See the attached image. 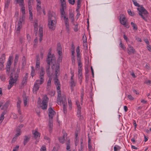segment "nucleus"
<instances>
[{
    "label": "nucleus",
    "mask_w": 151,
    "mask_h": 151,
    "mask_svg": "<svg viewBox=\"0 0 151 151\" xmlns=\"http://www.w3.org/2000/svg\"><path fill=\"white\" fill-rule=\"evenodd\" d=\"M57 22V17L55 13L49 11L48 13L47 26L51 30L55 29Z\"/></svg>",
    "instance_id": "nucleus-1"
},
{
    "label": "nucleus",
    "mask_w": 151,
    "mask_h": 151,
    "mask_svg": "<svg viewBox=\"0 0 151 151\" xmlns=\"http://www.w3.org/2000/svg\"><path fill=\"white\" fill-rule=\"evenodd\" d=\"M46 61L48 64V65L46 68V73L48 77H50L51 76L50 67V63H53V62H55V58L53 55H51L50 53L49 52L47 55V58Z\"/></svg>",
    "instance_id": "nucleus-2"
},
{
    "label": "nucleus",
    "mask_w": 151,
    "mask_h": 151,
    "mask_svg": "<svg viewBox=\"0 0 151 151\" xmlns=\"http://www.w3.org/2000/svg\"><path fill=\"white\" fill-rule=\"evenodd\" d=\"M20 71L19 69H17L16 73L14 74V76L13 77L14 71L12 72L10 75V79L9 80V84L8 86V89H10L13 86L14 84L17 81L18 77V75Z\"/></svg>",
    "instance_id": "nucleus-3"
},
{
    "label": "nucleus",
    "mask_w": 151,
    "mask_h": 151,
    "mask_svg": "<svg viewBox=\"0 0 151 151\" xmlns=\"http://www.w3.org/2000/svg\"><path fill=\"white\" fill-rule=\"evenodd\" d=\"M60 85L56 86L57 89V93L58 94V98L57 99V103L58 104H60L61 102L63 104H67L66 97L65 95H63L61 97V91H60Z\"/></svg>",
    "instance_id": "nucleus-4"
},
{
    "label": "nucleus",
    "mask_w": 151,
    "mask_h": 151,
    "mask_svg": "<svg viewBox=\"0 0 151 151\" xmlns=\"http://www.w3.org/2000/svg\"><path fill=\"white\" fill-rule=\"evenodd\" d=\"M139 11V14L145 20H146L145 17L147 16L148 14L147 11L142 6L137 8Z\"/></svg>",
    "instance_id": "nucleus-5"
},
{
    "label": "nucleus",
    "mask_w": 151,
    "mask_h": 151,
    "mask_svg": "<svg viewBox=\"0 0 151 151\" xmlns=\"http://www.w3.org/2000/svg\"><path fill=\"white\" fill-rule=\"evenodd\" d=\"M49 100V98L47 97L46 95L44 96L43 99L42 105L41 106V108L43 109H47V103Z\"/></svg>",
    "instance_id": "nucleus-6"
},
{
    "label": "nucleus",
    "mask_w": 151,
    "mask_h": 151,
    "mask_svg": "<svg viewBox=\"0 0 151 151\" xmlns=\"http://www.w3.org/2000/svg\"><path fill=\"white\" fill-rule=\"evenodd\" d=\"M60 68L58 65L55 68V77L54 79L55 83L56 86L60 85L59 80L58 79L57 74L59 72Z\"/></svg>",
    "instance_id": "nucleus-7"
},
{
    "label": "nucleus",
    "mask_w": 151,
    "mask_h": 151,
    "mask_svg": "<svg viewBox=\"0 0 151 151\" xmlns=\"http://www.w3.org/2000/svg\"><path fill=\"white\" fill-rule=\"evenodd\" d=\"M120 19L121 23L122 24L127 28L129 27L128 24L127 23V20L125 16L123 14H121L120 15Z\"/></svg>",
    "instance_id": "nucleus-8"
},
{
    "label": "nucleus",
    "mask_w": 151,
    "mask_h": 151,
    "mask_svg": "<svg viewBox=\"0 0 151 151\" xmlns=\"http://www.w3.org/2000/svg\"><path fill=\"white\" fill-rule=\"evenodd\" d=\"M17 106L18 111L19 114L20 115L21 114L22 112L21 110V104L22 101L19 97L17 98Z\"/></svg>",
    "instance_id": "nucleus-9"
},
{
    "label": "nucleus",
    "mask_w": 151,
    "mask_h": 151,
    "mask_svg": "<svg viewBox=\"0 0 151 151\" xmlns=\"http://www.w3.org/2000/svg\"><path fill=\"white\" fill-rule=\"evenodd\" d=\"M128 53L130 55L131 53L134 54L135 52V50L130 45H128V47L127 48Z\"/></svg>",
    "instance_id": "nucleus-10"
},
{
    "label": "nucleus",
    "mask_w": 151,
    "mask_h": 151,
    "mask_svg": "<svg viewBox=\"0 0 151 151\" xmlns=\"http://www.w3.org/2000/svg\"><path fill=\"white\" fill-rule=\"evenodd\" d=\"M49 116V118H53V116L55 114V112L52 109L51 107H50L48 109Z\"/></svg>",
    "instance_id": "nucleus-11"
},
{
    "label": "nucleus",
    "mask_w": 151,
    "mask_h": 151,
    "mask_svg": "<svg viewBox=\"0 0 151 151\" xmlns=\"http://www.w3.org/2000/svg\"><path fill=\"white\" fill-rule=\"evenodd\" d=\"M39 85L40 84L36 81L35 83L33 90V91L34 93H36L37 91L39 90Z\"/></svg>",
    "instance_id": "nucleus-12"
},
{
    "label": "nucleus",
    "mask_w": 151,
    "mask_h": 151,
    "mask_svg": "<svg viewBox=\"0 0 151 151\" xmlns=\"http://www.w3.org/2000/svg\"><path fill=\"white\" fill-rule=\"evenodd\" d=\"M72 76L71 77L70 79L71 81L70 82V84L71 85V89L72 90L73 89V88L74 86H76V83H75L74 80L73 79V77L74 76V74L72 73Z\"/></svg>",
    "instance_id": "nucleus-13"
},
{
    "label": "nucleus",
    "mask_w": 151,
    "mask_h": 151,
    "mask_svg": "<svg viewBox=\"0 0 151 151\" xmlns=\"http://www.w3.org/2000/svg\"><path fill=\"white\" fill-rule=\"evenodd\" d=\"M40 58L39 55L36 56V68H39L40 67Z\"/></svg>",
    "instance_id": "nucleus-14"
},
{
    "label": "nucleus",
    "mask_w": 151,
    "mask_h": 151,
    "mask_svg": "<svg viewBox=\"0 0 151 151\" xmlns=\"http://www.w3.org/2000/svg\"><path fill=\"white\" fill-rule=\"evenodd\" d=\"M76 103L77 107V114L78 115V116H80L81 114V107L80 106V105L79 104V102L78 101H76Z\"/></svg>",
    "instance_id": "nucleus-15"
},
{
    "label": "nucleus",
    "mask_w": 151,
    "mask_h": 151,
    "mask_svg": "<svg viewBox=\"0 0 151 151\" xmlns=\"http://www.w3.org/2000/svg\"><path fill=\"white\" fill-rule=\"evenodd\" d=\"M67 134L65 133L64 134L63 137H59L58 138L59 142L60 143L63 144L65 142V138L67 137Z\"/></svg>",
    "instance_id": "nucleus-16"
},
{
    "label": "nucleus",
    "mask_w": 151,
    "mask_h": 151,
    "mask_svg": "<svg viewBox=\"0 0 151 151\" xmlns=\"http://www.w3.org/2000/svg\"><path fill=\"white\" fill-rule=\"evenodd\" d=\"M22 23L20 21H19L18 24V27L16 29V33L18 34L19 33L20 30L22 28Z\"/></svg>",
    "instance_id": "nucleus-17"
},
{
    "label": "nucleus",
    "mask_w": 151,
    "mask_h": 151,
    "mask_svg": "<svg viewBox=\"0 0 151 151\" xmlns=\"http://www.w3.org/2000/svg\"><path fill=\"white\" fill-rule=\"evenodd\" d=\"M23 98L24 102V106H26L27 105V101L28 100V99L26 96V94L24 93L23 94Z\"/></svg>",
    "instance_id": "nucleus-18"
},
{
    "label": "nucleus",
    "mask_w": 151,
    "mask_h": 151,
    "mask_svg": "<svg viewBox=\"0 0 151 151\" xmlns=\"http://www.w3.org/2000/svg\"><path fill=\"white\" fill-rule=\"evenodd\" d=\"M40 80H37L36 81V82L39 83L40 85L42 84L44 82V76H40Z\"/></svg>",
    "instance_id": "nucleus-19"
},
{
    "label": "nucleus",
    "mask_w": 151,
    "mask_h": 151,
    "mask_svg": "<svg viewBox=\"0 0 151 151\" xmlns=\"http://www.w3.org/2000/svg\"><path fill=\"white\" fill-rule=\"evenodd\" d=\"M6 112L7 111L4 110L1 114L0 117V123H1L3 121L4 118V115L6 114Z\"/></svg>",
    "instance_id": "nucleus-20"
},
{
    "label": "nucleus",
    "mask_w": 151,
    "mask_h": 151,
    "mask_svg": "<svg viewBox=\"0 0 151 151\" xmlns=\"http://www.w3.org/2000/svg\"><path fill=\"white\" fill-rule=\"evenodd\" d=\"M32 134L34 135V137L36 139L38 136H40V134L39 133L37 130H35L34 131H32Z\"/></svg>",
    "instance_id": "nucleus-21"
},
{
    "label": "nucleus",
    "mask_w": 151,
    "mask_h": 151,
    "mask_svg": "<svg viewBox=\"0 0 151 151\" xmlns=\"http://www.w3.org/2000/svg\"><path fill=\"white\" fill-rule=\"evenodd\" d=\"M27 73L25 76L24 77L22 81V85H24L26 84V82H27Z\"/></svg>",
    "instance_id": "nucleus-22"
},
{
    "label": "nucleus",
    "mask_w": 151,
    "mask_h": 151,
    "mask_svg": "<svg viewBox=\"0 0 151 151\" xmlns=\"http://www.w3.org/2000/svg\"><path fill=\"white\" fill-rule=\"evenodd\" d=\"M70 140L68 138L67 139L66 142V150H69L70 149Z\"/></svg>",
    "instance_id": "nucleus-23"
},
{
    "label": "nucleus",
    "mask_w": 151,
    "mask_h": 151,
    "mask_svg": "<svg viewBox=\"0 0 151 151\" xmlns=\"http://www.w3.org/2000/svg\"><path fill=\"white\" fill-rule=\"evenodd\" d=\"M10 104V101H7L4 104L2 108V109L6 110Z\"/></svg>",
    "instance_id": "nucleus-24"
},
{
    "label": "nucleus",
    "mask_w": 151,
    "mask_h": 151,
    "mask_svg": "<svg viewBox=\"0 0 151 151\" xmlns=\"http://www.w3.org/2000/svg\"><path fill=\"white\" fill-rule=\"evenodd\" d=\"M30 139V138L27 136H25L24 138V145H25L28 142Z\"/></svg>",
    "instance_id": "nucleus-25"
},
{
    "label": "nucleus",
    "mask_w": 151,
    "mask_h": 151,
    "mask_svg": "<svg viewBox=\"0 0 151 151\" xmlns=\"http://www.w3.org/2000/svg\"><path fill=\"white\" fill-rule=\"evenodd\" d=\"M65 7H63V6H62L61 8L60 9V12H61V16L62 17H64V16H65V12L64 11V9Z\"/></svg>",
    "instance_id": "nucleus-26"
},
{
    "label": "nucleus",
    "mask_w": 151,
    "mask_h": 151,
    "mask_svg": "<svg viewBox=\"0 0 151 151\" xmlns=\"http://www.w3.org/2000/svg\"><path fill=\"white\" fill-rule=\"evenodd\" d=\"M19 55L18 54H16L15 55V58L14 60V64L15 65H16L18 61Z\"/></svg>",
    "instance_id": "nucleus-27"
},
{
    "label": "nucleus",
    "mask_w": 151,
    "mask_h": 151,
    "mask_svg": "<svg viewBox=\"0 0 151 151\" xmlns=\"http://www.w3.org/2000/svg\"><path fill=\"white\" fill-rule=\"evenodd\" d=\"M26 63V59L24 56L23 57L22 59V65L23 67L25 66Z\"/></svg>",
    "instance_id": "nucleus-28"
},
{
    "label": "nucleus",
    "mask_w": 151,
    "mask_h": 151,
    "mask_svg": "<svg viewBox=\"0 0 151 151\" xmlns=\"http://www.w3.org/2000/svg\"><path fill=\"white\" fill-rule=\"evenodd\" d=\"M51 78H49L48 80L47 83V89H49V88L51 86Z\"/></svg>",
    "instance_id": "nucleus-29"
},
{
    "label": "nucleus",
    "mask_w": 151,
    "mask_h": 151,
    "mask_svg": "<svg viewBox=\"0 0 151 151\" xmlns=\"http://www.w3.org/2000/svg\"><path fill=\"white\" fill-rule=\"evenodd\" d=\"M82 71H80V70H79L78 71V78L80 79L81 81L82 79Z\"/></svg>",
    "instance_id": "nucleus-30"
},
{
    "label": "nucleus",
    "mask_w": 151,
    "mask_h": 151,
    "mask_svg": "<svg viewBox=\"0 0 151 151\" xmlns=\"http://www.w3.org/2000/svg\"><path fill=\"white\" fill-rule=\"evenodd\" d=\"M16 1L20 6H22L24 4V0H16Z\"/></svg>",
    "instance_id": "nucleus-31"
},
{
    "label": "nucleus",
    "mask_w": 151,
    "mask_h": 151,
    "mask_svg": "<svg viewBox=\"0 0 151 151\" xmlns=\"http://www.w3.org/2000/svg\"><path fill=\"white\" fill-rule=\"evenodd\" d=\"M45 74V72L44 70V68L43 67H41L40 68V76H44Z\"/></svg>",
    "instance_id": "nucleus-32"
},
{
    "label": "nucleus",
    "mask_w": 151,
    "mask_h": 151,
    "mask_svg": "<svg viewBox=\"0 0 151 151\" xmlns=\"http://www.w3.org/2000/svg\"><path fill=\"white\" fill-rule=\"evenodd\" d=\"M5 59V56L4 54H2L0 58V62H4V60Z\"/></svg>",
    "instance_id": "nucleus-33"
},
{
    "label": "nucleus",
    "mask_w": 151,
    "mask_h": 151,
    "mask_svg": "<svg viewBox=\"0 0 151 151\" xmlns=\"http://www.w3.org/2000/svg\"><path fill=\"white\" fill-rule=\"evenodd\" d=\"M11 0H6L5 4V8L7 9L9 6Z\"/></svg>",
    "instance_id": "nucleus-34"
},
{
    "label": "nucleus",
    "mask_w": 151,
    "mask_h": 151,
    "mask_svg": "<svg viewBox=\"0 0 151 151\" xmlns=\"http://www.w3.org/2000/svg\"><path fill=\"white\" fill-rule=\"evenodd\" d=\"M39 36H43V29L41 27L39 29Z\"/></svg>",
    "instance_id": "nucleus-35"
},
{
    "label": "nucleus",
    "mask_w": 151,
    "mask_h": 151,
    "mask_svg": "<svg viewBox=\"0 0 151 151\" xmlns=\"http://www.w3.org/2000/svg\"><path fill=\"white\" fill-rule=\"evenodd\" d=\"M63 112L65 114L67 112V104H63Z\"/></svg>",
    "instance_id": "nucleus-36"
},
{
    "label": "nucleus",
    "mask_w": 151,
    "mask_h": 151,
    "mask_svg": "<svg viewBox=\"0 0 151 151\" xmlns=\"http://www.w3.org/2000/svg\"><path fill=\"white\" fill-rule=\"evenodd\" d=\"M25 14H22V17L21 18H20L19 20V21H20L21 22H22L24 20L25 18Z\"/></svg>",
    "instance_id": "nucleus-37"
},
{
    "label": "nucleus",
    "mask_w": 151,
    "mask_h": 151,
    "mask_svg": "<svg viewBox=\"0 0 151 151\" xmlns=\"http://www.w3.org/2000/svg\"><path fill=\"white\" fill-rule=\"evenodd\" d=\"M131 25L133 28V29L135 30H137V28L136 24L133 22H131Z\"/></svg>",
    "instance_id": "nucleus-38"
},
{
    "label": "nucleus",
    "mask_w": 151,
    "mask_h": 151,
    "mask_svg": "<svg viewBox=\"0 0 151 151\" xmlns=\"http://www.w3.org/2000/svg\"><path fill=\"white\" fill-rule=\"evenodd\" d=\"M60 1L61 3V6L66 7V4L65 0H60Z\"/></svg>",
    "instance_id": "nucleus-39"
},
{
    "label": "nucleus",
    "mask_w": 151,
    "mask_h": 151,
    "mask_svg": "<svg viewBox=\"0 0 151 151\" xmlns=\"http://www.w3.org/2000/svg\"><path fill=\"white\" fill-rule=\"evenodd\" d=\"M81 1L80 0H77V10H78L81 7Z\"/></svg>",
    "instance_id": "nucleus-40"
},
{
    "label": "nucleus",
    "mask_w": 151,
    "mask_h": 151,
    "mask_svg": "<svg viewBox=\"0 0 151 151\" xmlns=\"http://www.w3.org/2000/svg\"><path fill=\"white\" fill-rule=\"evenodd\" d=\"M31 68L32 71L31 75L32 77H33L35 75V70L33 67H32Z\"/></svg>",
    "instance_id": "nucleus-41"
},
{
    "label": "nucleus",
    "mask_w": 151,
    "mask_h": 151,
    "mask_svg": "<svg viewBox=\"0 0 151 151\" xmlns=\"http://www.w3.org/2000/svg\"><path fill=\"white\" fill-rule=\"evenodd\" d=\"M114 151H118V150L121 149V147L118 145L115 146L114 147Z\"/></svg>",
    "instance_id": "nucleus-42"
},
{
    "label": "nucleus",
    "mask_w": 151,
    "mask_h": 151,
    "mask_svg": "<svg viewBox=\"0 0 151 151\" xmlns=\"http://www.w3.org/2000/svg\"><path fill=\"white\" fill-rule=\"evenodd\" d=\"M64 20H65V25L67 24H69V22H68V17H66L65 16H64Z\"/></svg>",
    "instance_id": "nucleus-43"
},
{
    "label": "nucleus",
    "mask_w": 151,
    "mask_h": 151,
    "mask_svg": "<svg viewBox=\"0 0 151 151\" xmlns=\"http://www.w3.org/2000/svg\"><path fill=\"white\" fill-rule=\"evenodd\" d=\"M24 4L22 6H20L21 7V11L22 12V13L23 14H25V8L24 6Z\"/></svg>",
    "instance_id": "nucleus-44"
},
{
    "label": "nucleus",
    "mask_w": 151,
    "mask_h": 151,
    "mask_svg": "<svg viewBox=\"0 0 151 151\" xmlns=\"http://www.w3.org/2000/svg\"><path fill=\"white\" fill-rule=\"evenodd\" d=\"M128 12L130 16H133L135 15L134 13L132 12L130 10H128Z\"/></svg>",
    "instance_id": "nucleus-45"
},
{
    "label": "nucleus",
    "mask_w": 151,
    "mask_h": 151,
    "mask_svg": "<svg viewBox=\"0 0 151 151\" xmlns=\"http://www.w3.org/2000/svg\"><path fill=\"white\" fill-rule=\"evenodd\" d=\"M57 50H62L61 46V45L60 44V43H58L57 44Z\"/></svg>",
    "instance_id": "nucleus-46"
},
{
    "label": "nucleus",
    "mask_w": 151,
    "mask_h": 151,
    "mask_svg": "<svg viewBox=\"0 0 151 151\" xmlns=\"http://www.w3.org/2000/svg\"><path fill=\"white\" fill-rule=\"evenodd\" d=\"M78 71L79 70H80V71H82V65L81 63H78Z\"/></svg>",
    "instance_id": "nucleus-47"
},
{
    "label": "nucleus",
    "mask_w": 151,
    "mask_h": 151,
    "mask_svg": "<svg viewBox=\"0 0 151 151\" xmlns=\"http://www.w3.org/2000/svg\"><path fill=\"white\" fill-rule=\"evenodd\" d=\"M20 135V134L18 133H17L15 134L13 138V140H14V141L17 139V138Z\"/></svg>",
    "instance_id": "nucleus-48"
},
{
    "label": "nucleus",
    "mask_w": 151,
    "mask_h": 151,
    "mask_svg": "<svg viewBox=\"0 0 151 151\" xmlns=\"http://www.w3.org/2000/svg\"><path fill=\"white\" fill-rule=\"evenodd\" d=\"M73 25H75L74 29L75 32H77L78 30V24L75 25L74 24H73Z\"/></svg>",
    "instance_id": "nucleus-49"
},
{
    "label": "nucleus",
    "mask_w": 151,
    "mask_h": 151,
    "mask_svg": "<svg viewBox=\"0 0 151 151\" xmlns=\"http://www.w3.org/2000/svg\"><path fill=\"white\" fill-rule=\"evenodd\" d=\"M0 78L2 81H4L5 80V76L4 75H1L0 76Z\"/></svg>",
    "instance_id": "nucleus-50"
},
{
    "label": "nucleus",
    "mask_w": 151,
    "mask_h": 151,
    "mask_svg": "<svg viewBox=\"0 0 151 151\" xmlns=\"http://www.w3.org/2000/svg\"><path fill=\"white\" fill-rule=\"evenodd\" d=\"M69 18L71 19L72 18H74V15L73 14L72 12H70L69 14Z\"/></svg>",
    "instance_id": "nucleus-51"
},
{
    "label": "nucleus",
    "mask_w": 151,
    "mask_h": 151,
    "mask_svg": "<svg viewBox=\"0 0 151 151\" xmlns=\"http://www.w3.org/2000/svg\"><path fill=\"white\" fill-rule=\"evenodd\" d=\"M40 151H46V149L45 146H42L40 149Z\"/></svg>",
    "instance_id": "nucleus-52"
},
{
    "label": "nucleus",
    "mask_w": 151,
    "mask_h": 151,
    "mask_svg": "<svg viewBox=\"0 0 151 151\" xmlns=\"http://www.w3.org/2000/svg\"><path fill=\"white\" fill-rule=\"evenodd\" d=\"M44 138L46 140H47V142L50 143V138H49L48 137H47L46 136H45L44 137Z\"/></svg>",
    "instance_id": "nucleus-53"
},
{
    "label": "nucleus",
    "mask_w": 151,
    "mask_h": 151,
    "mask_svg": "<svg viewBox=\"0 0 151 151\" xmlns=\"http://www.w3.org/2000/svg\"><path fill=\"white\" fill-rule=\"evenodd\" d=\"M83 42H87V38L85 35H83Z\"/></svg>",
    "instance_id": "nucleus-54"
},
{
    "label": "nucleus",
    "mask_w": 151,
    "mask_h": 151,
    "mask_svg": "<svg viewBox=\"0 0 151 151\" xmlns=\"http://www.w3.org/2000/svg\"><path fill=\"white\" fill-rule=\"evenodd\" d=\"M68 1L70 4L73 5L75 4V0H69Z\"/></svg>",
    "instance_id": "nucleus-55"
},
{
    "label": "nucleus",
    "mask_w": 151,
    "mask_h": 151,
    "mask_svg": "<svg viewBox=\"0 0 151 151\" xmlns=\"http://www.w3.org/2000/svg\"><path fill=\"white\" fill-rule=\"evenodd\" d=\"M119 46L120 47H121L122 49L124 50L125 48L124 47V45L122 43V42L121 41L119 44Z\"/></svg>",
    "instance_id": "nucleus-56"
},
{
    "label": "nucleus",
    "mask_w": 151,
    "mask_h": 151,
    "mask_svg": "<svg viewBox=\"0 0 151 151\" xmlns=\"http://www.w3.org/2000/svg\"><path fill=\"white\" fill-rule=\"evenodd\" d=\"M49 94L51 96H53L55 94V91L53 90H52L49 92Z\"/></svg>",
    "instance_id": "nucleus-57"
},
{
    "label": "nucleus",
    "mask_w": 151,
    "mask_h": 151,
    "mask_svg": "<svg viewBox=\"0 0 151 151\" xmlns=\"http://www.w3.org/2000/svg\"><path fill=\"white\" fill-rule=\"evenodd\" d=\"M11 65V60H8L7 61V65H6V67H10V66Z\"/></svg>",
    "instance_id": "nucleus-58"
},
{
    "label": "nucleus",
    "mask_w": 151,
    "mask_h": 151,
    "mask_svg": "<svg viewBox=\"0 0 151 151\" xmlns=\"http://www.w3.org/2000/svg\"><path fill=\"white\" fill-rule=\"evenodd\" d=\"M127 97L131 100H133L134 99V98L131 95H128Z\"/></svg>",
    "instance_id": "nucleus-59"
},
{
    "label": "nucleus",
    "mask_w": 151,
    "mask_h": 151,
    "mask_svg": "<svg viewBox=\"0 0 151 151\" xmlns=\"http://www.w3.org/2000/svg\"><path fill=\"white\" fill-rule=\"evenodd\" d=\"M29 14H31L32 12V6H28Z\"/></svg>",
    "instance_id": "nucleus-60"
},
{
    "label": "nucleus",
    "mask_w": 151,
    "mask_h": 151,
    "mask_svg": "<svg viewBox=\"0 0 151 151\" xmlns=\"http://www.w3.org/2000/svg\"><path fill=\"white\" fill-rule=\"evenodd\" d=\"M4 63V62H3V61L2 62H0V69L1 70L4 67L3 63Z\"/></svg>",
    "instance_id": "nucleus-61"
},
{
    "label": "nucleus",
    "mask_w": 151,
    "mask_h": 151,
    "mask_svg": "<svg viewBox=\"0 0 151 151\" xmlns=\"http://www.w3.org/2000/svg\"><path fill=\"white\" fill-rule=\"evenodd\" d=\"M40 5V4L37 5L36 9L38 11H39L40 10L41 8V6Z\"/></svg>",
    "instance_id": "nucleus-62"
},
{
    "label": "nucleus",
    "mask_w": 151,
    "mask_h": 151,
    "mask_svg": "<svg viewBox=\"0 0 151 151\" xmlns=\"http://www.w3.org/2000/svg\"><path fill=\"white\" fill-rule=\"evenodd\" d=\"M68 103L70 107H71L72 106V104L71 103V100L70 99H68Z\"/></svg>",
    "instance_id": "nucleus-63"
},
{
    "label": "nucleus",
    "mask_w": 151,
    "mask_h": 151,
    "mask_svg": "<svg viewBox=\"0 0 151 151\" xmlns=\"http://www.w3.org/2000/svg\"><path fill=\"white\" fill-rule=\"evenodd\" d=\"M19 148V146H16L14 148L13 150V151H17L18 150Z\"/></svg>",
    "instance_id": "nucleus-64"
}]
</instances>
